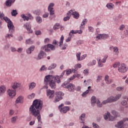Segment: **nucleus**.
<instances>
[{"instance_id": "obj_15", "label": "nucleus", "mask_w": 128, "mask_h": 128, "mask_svg": "<svg viewBox=\"0 0 128 128\" xmlns=\"http://www.w3.org/2000/svg\"><path fill=\"white\" fill-rule=\"evenodd\" d=\"M46 54L44 52V51H40L38 54L37 60H42V58H46Z\"/></svg>"}, {"instance_id": "obj_21", "label": "nucleus", "mask_w": 128, "mask_h": 128, "mask_svg": "<svg viewBox=\"0 0 128 128\" xmlns=\"http://www.w3.org/2000/svg\"><path fill=\"white\" fill-rule=\"evenodd\" d=\"M34 48H36V47L34 46H31L30 48H29L28 49L26 50V53L28 54H32V52H34Z\"/></svg>"}, {"instance_id": "obj_10", "label": "nucleus", "mask_w": 128, "mask_h": 128, "mask_svg": "<svg viewBox=\"0 0 128 128\" xmlns=\"http://www.w3.org/2000/svg\"><path fill=\"white\" fill-rule=\"evenodd\" d=\"M54 3H50L48 6V10L50 12L51 16L54 14Z\"/></svg>"}, {"instance_id": "obj_64", "label": "nucleus", "mask_w": 128, "mask_h": 128, "mask_svg": "<svg viewBox=\"0 0 128 128\" xmlns=\"http://www.w3.org/2000/svg\"><path fill=\"white\" fill-rule=\"evenodd\" d=\"M48 13H45L43 15V18H48Z\"/></svg>"}, {"instance_id": "obj_34", "label": "nucleus", "mask_w": 128, "mask_h": 128, "mask_svg": "<svg viewBox=\"0 0 128 128\" xmlns=\"http://www.w3.org/2000/svg\"><path fill=\"white\" fill-rule=\"evenodd\" d=\"M120 66V62H116L114 64H113L112 66L114 68H119Z\"/></svg>"}, {"instance_id": "obj_43", "label": "nucleus", "mask_w": 128, "mask_h": 128, "mask_svg": "<svg viewBox=\"0 0 128 128\" xmlns=\"http://www.w3.org/2000/svg\"><path fill=\"white\" fill-rule=\"evenodd\" d=\"M60 26L59 24H56L54 26V28L55 30H58V28H60Z\"/></svg>"}, {"instance_id": "obj_42", "label": "nucleus", "mask_w": 128, "mask_h": 128, "mask_svg": "<svg viewBox=\"0 0 128 128\" xmlns=\"http://www.w3.org/2000/svg\"><path fill=\"white\" fill-rule=\"evenodd\" d=\"M36 20L37 22H38V24H40V22H42V18H40V16L36 17Z\"/></svg>"}, {"instance_id": "obj_59", "label": "nucleus", "mask_w": 128, "mask_h": 128, "mask_svg": "<svg viewBox=\"0 0 128 128\" xmlns=\"http://www.w3.org/2000/svg\"><path fill=\"white\" fill-rule=\"evenodd\" d=\"M88 30L91 32H94V28H92V26L88 27Z\"/></svg>"}, {"instance_id": "obj_63", "label": "nucleus", "mask_w": 128, "mask_h": 128, "mask_svg": "<svg viewBox=\"0 0 128 128\" xmlns=\"http://www.w3.org/2000/svg\"><path fill=\"white\" fill-rule=\"evenodd\" d=\"M36 122L35 120H32L30 122V126H34V123Z\"/></svg>"}, {"instance_id": "obj_49", "label": "nucleus", "mask_w": 128, "mask_h": 128, "mask_svg": "<svg viewBox=\"0 0 128 128\" xmlns=\"http://www.w3.org/2000/svg\"><path fill=\"white\" fill-rule=\"evenodd\" d=\"M88 54H84L82 55L80 57V60H84V58H86Z\"/></svg>"}, {"instance_id": "obj_48", "label": "nucleus", "mask_w": 128, "mask_h": 128, "mask_svg": "<svg viewBox=\"0 0 128 128\" xmlns=\"http://www.w3.org/2000/svg\"><path fill=\"white\" fill-rule=\"evenodd\" d=\"M102 76H98L96 80V82H100V80H102Z\"/></svg>"}, {"instance_id": "obj_13", "label": "nucleus", "mask_w": 128, "mask_h": 128, "mask_svg": "<svg viewBox=\"0 0 128 128\" xmlns=\"http://www.w3.org/2000/svg\"><path fill=\"white\" fill-rule=\"evenodd\" d=\"M8 94L9 96L14 98L16 94V92L15 90L9 89L8 90Z\"/></svg>"}, {"instance_id": "obj_38", "label": "nucleus", "mask_w": 128, "mask_h": 128, "mask_svg": "<svg viewBox=\"0 0 128 128\" xmlns=\"http://www.w3.org/2000/svg\"><path fill=\"white\" fill-rule=\"evenodd\" d=\"M106 6L108 8H109V10H112V6H114V4L112 3L108 4Z\"/></svg>"}, {"instance_id": "obj_45", "label": "nucleus", "mask_w": 128, "mask_h": 128, "mask_svg": "<svg viewBox=\"0 0 128 128\" xmlns=\"http://www.w3.org/2000/svg\"><path fill=\"white\" fill-rule=\"evenodd\" d=\"M32 41L30 39L26 40V44H32Z\"/></svg>"}, {"instance_id": "obj_56", "label": "nucleus", "mask_w": 128, "mask_h": 128, "mask_svg": "<svg viewBox=\"0 0 128 128\" xmlns=\"http://www.w3.org/2000/svg\"><path fill=\"white\" fill-rule=\"evenodd\" d=\"M112 80L111 79H108V80L106 81V84H110L112 83Z\"/></svg>"}, {"instance_id": "obj_36", "label": "nucleus", "mask_w": 128, "mask_h": 128, "mask_svg": "<svg viewBox=\"0 0 128 128\" xmlns=\"http://www.w3.org/2000/svg\"><path fill=\"white\" fill-rule=\"evenodd\" d=\"M128 36V30H126L124 31V34L122 36V38H126Z\"/></svg>"}, {"instance_id": "obj_29", "label": "nucleus", "mask_w": 128, "mask_h": 128, "mask_svg": "<svg viewBox=\"0 0 128 128\" xmlns=\"http://www.w3.org/2000/svg\"><path fill=\"white\" fill-rule=\"evenodd\" d=\"M87 20L86 19H84L82 21V22L81 24V26H80V30H84V24H86L87 22Z\"/></svg>"}, {"instance_id": "obj_24", "label": "nucleus", "mask_w": 128, "mask_h": 128, "mask_svg": "<svg viewBox=\"0 0 128 128\" xmlns=\"http://www.w3.org/2000/svg\"><path fill=\"white\" fill-rule=\"evenodd\" d=\"M71 14H72L73 16H74V18H76V20H78V18H80V14H78V12H72V11L71 12L70 16Z\"/></svg>"}, {"instance_id": "obj_4", "label": "nucleus", "mask_w": 128, "mask_h": 128, "mask_svg": "<svg viewBox=\"0 0 128 128\" xmlns=\"http://www.w3.org/2000/svg\"><path fill=\"white\" fill-rule=\"evenodd\" d=\"M112 114L114 116H110V114L109 112H107V114H104V118L106 120H114V118H116V116H118V113L115 110H112Z\"/></svg>"}, {"instance_id": "obj_62", "label": "nucleus", "mask_w": 128, "mask_h": 128, "mask_svg": "<svg viewBox=\"0 0 128 128\" xmlns=\"http://www.w3.org/2000/svg\"><path fill=\"white\" fill-rule=\"evenodd\" d=\"M46 68L44 66H42V67L40 68V70H46Z\"/></svg>"}, {"instance_id": "obj_46", "label": "nucleus", "mask_w": 128, "mask_h": 128, "mask_svg": "<svg viewBox=\"0 0 128 128\" xmlns=\"http://www.w3.org/2000/svg\"><path fill=\"white\" fill-rule=\"evenodd\" d=\"M72 72H74V71H72V70L68 69L66 71V74H67V76H68V74H70Z\"/></svg>"}, {"instance_id": "obj_25", "label": "nucleus", "mask_w": 128, "mask_h": 128, "mask_svg": "<svg viewBox=\"0 0 128 128\" xmlns=\"http://www.w3.org/2000/svg\"><path fill=\"white\" fill-rule=\"evenodd\" d=\"M6 92V87L4 86H0V96H2Z\"/></svg>"}, {"instance_id": "obj_27", "label": "nucleus", "mask_w": 128, "mask_h": 128, "mask_svg": "<svg viewBox=\"0 0 128 128\" xmlns=\"http://www.w3.org/2000/svg\"><path fill=\"white\" fill-rule=\"evenodd\" d=\"M114 50V54L115 56H118V53L120 52L118 51V48L115 46L113 48Z\"/></svg>"}, {"instance_id": "obj_1", "label": "nucleus", "mask_w": 128, "mask_h": 128, "mask_svg": "<svg viewBox=\"0 0 128 128\" xmlns=\"http://www.w3.org/2000/svg\"><path fill=\"white\" fill-rule=\"evenodd\" d=\"M42 108V102L36 100L33 102L32 105L29 109V112L34 116H37V119L38 122L42 123L40 116V110Z\"/></svg>"}, {"instance_id": "obj_8", "label": "nucleus", "mask_w": 128, "mask_h": 128, "mask_svg": "<svg viewBox=\"0 0 128 128\" xmlns=\"http://www.w3.org/2000/svg\"><path fill=\"white\" fill-rule=\"evenodd\" d=\"M64 35H62L61 36L60 41L59 42V46H60V48L62 47V50H66V48H68V44H66V43H65L64 44ZM62 44L64 45L62 46Z\"/></svg>"}, {"instance_id": "obj_12", "label": "nucleus", "mask_w": 128, "mask_h": 128, "mask_svg": "<svg viewBox=\"0 0 128 128\" xmlns=\"http://www.w3.org/2000/svg\"><path fill=\"white\" fill-rule=\"evenodd\" d=\"M46 96H49V98H52L54 96V91L50 90H46Z\"/></svg>"}, {"instance_id": "obj_7", "label": "nucleus", "mask_w": 128, "mask_h": 128, "mask_svg": "<svg viewBox=\"0 0 128 128\" xmlns=\"http://www.w3.org/2000/svg\"><path fill=\"white\" fill-rule=\"evenodd\" d=\"M44 52H48L51 50H56V46L52 44H48L43 47Z\"/></svg>"}, {"instance_id": "obj_17", "label": "nucleus", "mask_w": 128, "mask_h": 128, "mask_svg": "<svg viewBox=\"0 0 128 128\" xmlns=\"http://www.w3.org/2000/svg\"><path fill=\"white\" fill-rule=\"evenodd\" d=\"M22 18H24V20H32L34 18L30 14H29L28 16H26V15L22 14L21 15Z\"/></svg>"}, {"instance_id": "obj_26", "label": "nucleus", "mask_w": 128, "mask_h": 128, "mask_svg": "<svg viewBox=\"0 0 128 128\" xmlns=\"http://www.w3.org/2000/svg\"><path fill=\"white\" fill-rule=\"evenodd\" d=\"M74 68L75 69H72V72H76L78 70V68H82V64H77L75 65Z\"/></svg>"}, {"instance_id": "obj_16", "label": "nucleus", "mask_w": 128, "mask_h": 128, "mask_svg": "<svg viewBox=\"0 0 128 128\" xmlns=\"http://www.w3.org/2000/svg\"><path fill=\"white\" fill-rule=\"evenodd\" d=\"M70 110V107L68 106H64L62 108L60 109V112L62 114H66L67 112H68Z\"/></svg>"}, {"instance_id": "obj_57", "label": "nucleus", "mask_w": 128, "mask_h": 128, "mask_svg": "<svg viewBox=\"0 0 128 128\" xmlns=\"http://www.w3.org/2000/svg\"><path fill=\"white\" fill-rule=\"evenodd\" d=\"M92 126H93V127L94 128H99L100 126H98V125L96 124V123H93L92 124Z\"/></svg>"}, {"instance_id": "obj_58", "label": "nucleus", "mask_w": 128, "mask_h": 128, "mask_svg": "<svg viewBox=\"0 0 128 128\" xmlns=\"http://www.w3.org/2000/svg\"><path fill=\"white\" fill-rule=\"evenodd\" d=\"M68 83L66 82H64L62 84V88H66V86L68 87Z\"/></svg>"}, {"instance_id": "obj_6", "label": "nucleus", "mask_w": 128, "mask_h": 128, "mask_svg": "<svg viewBox=\"0 0 128 128\" xmlns=\"http://www.w3.org/2000/svg\"><path fill=\"white\" fill-rule=\"evenodd\" d=\"M56 96L54 100V102H60V100H62V96H64V94L62 92H56Z\"/></svg>"}, {"instance_id": "obj_51", "label": "nucleus", "mask_w": 128, "mask_h": 128, "mask_svg": "<svg viewBox=\"0 0 128 128\" xmlns=\"http://www.w3.org/2000/svg\"><path fill=\"white\" fill-rule=\"evenodd\" d=\"M121 104H122V106H126L128 102H126V100H124L122 102Z\"/></svg>"}, {"instance_id": "obj_55", "label": "nucleus", "mask_w": 128, "mask_h": 128, "mask_svg": "<svg viewBox=\"0 0 128 128\" xmlns=\"http://www.w3.org/2000/svg\"><path fill=\"white\" fill-rule=\"evenodd\" d=\"M40 34H42V32L40 30H36V36H40Z\"/></svg>"}, {"instance_id": "obj_14", "label": "nucleus", "mask_w": 128, "mask_h": 128, "mask_svg": "<svg viewBox=\"0 0 128 128\" xmlns=\"http://www.w3.org/2000/svg\"><path fill=\"white\" fill-rule=\"evenodd\" d=\"M24 27L25 28H26L27 30L29 32V34H32V30H31L32 26L30 23H26L24 24Z\"/></svg>"}, {"instance_id": "obj_19", "label": "nucleus", "mask_w": 128, "mask_h": 128, "mask_svg": "<svg viewBox=\"0 0 128 128\" xmlns=\"http://www.w3.org/2000/svg\"><path fill=\"white\" fill-rule=\"evenodd\" d=\"M75 88L76 86L72 84H68L67 86V88L68 90H70V92H74Z\"/></svg>"}, {"instance_id": "obj_30", "label": "nucleus", "mask_w": 128, "mask_h": 128, "mask_svg": "<svg viewBox=\"0 0 128 128\" xmlns=\"http://www.w3.org/2000/svg\"><path fill=\"white\" fill-rule=\"evenodd\" d=\"M72 10H70L68 12L67 14L68 16L64 18V22H66L67 20H70V14H72Z\"/></svg>"}, {"instance_id": "obj_23", "label": "nucleus", "mask_w": 128, "mask_h": 128, "mask_svg": "<svg viewBox=\"0 0 128 128\" xmlns=\"http://www.w3.org/2000/svg\"><path fill=\"white\" fill-rule=\"evenodd\" d=\"M24 100V97L22 96H19L16 101V104H21Z\"/></svg>"}, {"instance_id": "obj_44", "label": "nucleus", "mask_w": 128, "mask_h": 128, "mask_svg": "<svg viewBox=\"0 0 128 128\" xmlns=\"http://www.w3.org/2000/svg\"><path fill=\"white\" fill-rule=\"evenodd\" d=\"M116 90L118 92H122L124 90V87L118 86L116 88Z\"/></svg>"}, {"instance_id": "obj_9", "label": "nucleus", "mask_w": 128, "mask_h": 128, "mask_svg": "<svg viewBox=\"0 0 128 128\" xmlns=\"http://www.w3.org/2000/svg\"><path fill=\"white\" fill-rule=\"evenodd\" d=\"M54 80V76L50 75L46 76L44 79V82L46 84H48L49 82H50L52 80Z\"/></svg>"}, {"instance_id": "obj_41", "label": "nucleus", "mask_w": 128, "mask_h": 128, "mask_svg": "<svg viewBox=\"0 0 128 128\" xmlns=\"http://www.w3.org/2000/svg\"><path fill=\"white\" fill-rule=\"evenodd\" d=\"M11 14L12 16H16L18 14V12L16 10H12Z\"/></svg>"}, {"instance_id": "obj_28", "label": "nucleus", "mask_w": 128, "mask_h": 128, "mask_svg": "<svg viewBox=\"0 0 128 128\" xmlns=\"http://www.w3.org/2000/svg\"><path fill=\"white\" fill-rule=\"evenodd\" d=\"M16 1V0H8L6 2V6H12V2H14Z\"/></svg>"}, {"instance_id": "obj_11", "label": "nucleus", "mask_w": 128, "mask_h": 128, "mask_svg": "<svg viewBox=\"0 0 128 128\" xmlns=\"http://www.w3.org/2000/svg\"><path fill=\"white\" fill-rule=\"evenodd\" d=\"M109 36L108 34H98L96 36V38H98V40H106V38H108Z\"/></svg>"}, {"instance_id": "obj_37", "label": "nucleus", "mask_w": 128, "mask_h": 128, "mask_svg": "<svg viewBox=\"0 0 128 128\" xmlns=\"http://www.w3.org/2000/svg\"><path fill=\"white\" fill-rule=\"evenodd\" d=\"M36 86V83L32 82L29 85L30 90H32Z\"/></svg>"}, {"instance_id": "obj_50", "label": "nucleus", "mask_w": 128, "mask_h": 128, "mask_svg": "<svg viewBox=\"0 0 128 128\" xmlns=\"http://www.w3.org/2000/svg\"><path fill=\"white\" fill-rule=\"evenodd\" d=\"M104 66V64H102V62L101 61H98V66L100 68H102V66Z\"/></svg>"}, {"instance_id": "obj_35", "label": "nucleus", "mask_w": 128, "mask_h": 128, "mask_svg": "<svg viewBox=\"0 0 128 128\" xmlns=\"http://www.w3.org/2000/svg\"><path fill=\"white\" fill-rule=\"evenodd\" d=\"M96 60H92V61L90 62L88 64V66H96Z\"/></svg>"}, {"instance_id": "obj_5", "label": "nucleus", "mask_w": 128, "mask_h": 128, "mask_svg": "<svg viewBox=\"0 0 128 128\" xmlns=\"http://www.w3.org/2000/svg\"><path fill=\"white\" fill-rule=\"evenodd\" d=\"M118 71L119 72H121V74H124V72H126L128 71V67L126 65L124 64H120V66L118 67Z\"/></svg>"}, {"instance_id": "obj_61", "label": "nucleus", "mask_w": 128, "mask_h": 128, "mask_svg": "<svg viewBox=\"0 0 128 128\" xmlns=\"http://www.w3.org/2000/svg\"><path fill=\"white\" fill-rule=\"evenodd\" d=\"M84 74H88V70L86 69L85 70H84Z\"/></svg>"}, {"instance_id": "obj_32", "label": "nucleus", "mask_w": 128, "mask_h": 128, "mask_svg": "<svg viewBox=\"0 0 128 128\" xmlns=\"http://www.w3.org/2000/svg\"><path fill=\"white\" fill-rule=\"evenodd\" d=\"M56 64H52L51 66H50L48 68V70H54V68H56Z\"/></svg>"}, {"instance_id": "obj_60", "label": "nucleus", "mask_w": 128, "mask_h": 128, "mask_svg": "<svg viewBox=\"0 0 128 128\" xmlns=\"http://www.w3.org/2000/svg\"><path fill=\"white\" fill-rule=\"evenodd\" d=\"M44 42L45 44H48L50 42V39L48 38H46L44 40Z\"/></svg>"}, {"instance_id": "obj_33", "label": "nucleus", "mask_w": 128, "mask_h": 128, "mask_svg": "<svg viewBox=\"0 0 128 128\" xmlns=\"http://www.w3.org/2000/svg\"><path fill=\"white\" fill-rule=\"evenodd\" d=\"M54 78L57 84H60V80H62V78H60V76H56Z\"/></svg>"}, {"instance_id": "obj_20", "label": "nucleus", "mask_w": 128, "mask_h": 128, "mask_svg": "<svg viewBox=\"0 0 128 128\" xmlns=\"http://www.w3.org/2000/svg\"><path fill=\"white\" fill-rule=\"evenodd\" d=\"M20 84L18 82H14L12 84V88L13 90H16V88H20Z\"/></svg>"}, {"instance_id": "obj_54", "label": "nucleus", "mask_w": 128, "mask_h": 128, "mask_svg": "<svg viewBox=\"0 0 128 128\" xmlns=\"http://www.w3.org/2000/svg\"><path fill=\"white\" fill-rule=\"evenodd\" d=\"M88 94V90H86L85 92H84L82 94V96H86V94Z\"/></svg>"}, {"instance_id": "obj_18", "label": "nucleus", "mask_w": 128, "mask_h": 128, "mask_svg": "<svg viewBox=\"0 0 128 128\" xmlns=\"http://www.w3.org/2000/svg\"><path fill=\"white\" fill-rule=\"evenodd\" d=\"M74 34H82V30H76V31H74V30H72L70 32L69 34L72 36Z\"/></svg>"}, {"instance_id": "obj_52", "label": "nucleus", "mask_w": 128, "mask_h": 128, "mask_svg": "<svg viewBox=\"0 0 128 128\" xmlns=\"http://www.w3.org/2000/svg\"><path fill=\"white\" fill-rule=\"evenodd\" d=\"M92 88V86H90L88 88V90H87L88 91V92H94V90L92 88Z\"/></svg>"}, {"instance_id": "obj_22", "label": "nucleus", "mask_w": 128, "mask_h": 128, "mask_svg": "<svg viewBox=\"0 0 128 128\" xmlns=\"http://www.w3.org/2000/svg\"><path fill=\"white\" fill-rule=\"evenodd\" d=\"M48 84H50V86L52 88H56V82L54 80V79L51 80V82H50Z\"/></svg>"}, {"instance_id": "obj_3", "label": "nucleus", "mask_w": 128, "mask_h": 128, "mask_svg": "<svg viewBox=\"0 0 128 128\" xmlns=\"http://www.w3.org/2000/svg\"><path fill=\"white\" fill-rule=\"evenodd\" d=\"M0 18L1 20H4L6 22H8V27L9 29V32L11 34L14 32V26L12 24V22L8 17H4V14L0 12Z\"/></svg>"}, {"instance_id": "obj_47", "label": "nucleus", "mask_w": 128, "mask_h": 128, "mask_svg": "<svg viewBox=\"0 0 128 128\" xmlns=\"http://www.w3.org/2000/svg\"><path fill=\"white\" fill-rule=\"evenodd\" d=\"M34 96H36V94L32 93V94L28 96V98H29V100H32V98H34Z\"/></svg>"}, {"instance_id": "obj_31", "label": "nucleus", "mask_w": 128, "mask_h": 128, "mask_svg": "<svg viewBox=\"0 0 128 128\" xmlns=\"http://www.w3.org/2000/svg\"><path fill=\"white\" fill-rule=\"evenodd\" d=\"M84 116H86V114H83L80 117V122L82 124H84Z\"/></svg>"}, {"instance_id": "obj_40", "label": "nucleus", "mask_w": 128, "mask_h": 128, "mask_svg": "<svg viewBox=\"0 0 128 128\" xmlns=\"http://www.w3.org/2000/svg\"><path fill=\"white\" fill-rule=\"evenodd\" d=\"M80 52H78V53H76V56L78 60L80 61Z\"/></svg>"}, {"instance_id": "obj_39", "label": "nucleus", "mask_w": 128, "mask_h": 128, "mask_svg": "<svg viewBox=\"0 0 128 128\" xmlns=\"http://www.w3.org/2000/svg\"><path fill=\"white\" fill-rule=\"evenodd\" d=\"M16 120H18V116H14L11 118V122L14 124L16 122Z\"/></svg>"}, {"instance_id": "obj_2", "label": "nucleus", "mask_w": 128, "mask_h": 128, "mask_svg": "<svg viewBox=\"0 0 128 128\" xmlns=\"http://www.w3.org/2000/svg\"><path fill=\"white\" fill-rule=\"evenodd\" d=\"M122 94H118L116 96H111L106 100L103 101L102 104H100V100L96 99V96H92L91 98V104L92 106H94V104H96V105L98 106V108H102V104H108V102H116V100H120Z\"/></svg>"}, {"instance_id": "obj_53", "label": "nucleus", "mask_w": 128, "mask_h": 128, "mask_svg": "<svg viewBox=\"0 0 128 128\" xmlns=\"http://www.w3.org/2000/svg\"><path fill=\"white\" fill-rule=\"evenodd\" d=\"M124 28H126V26L124 24H122L120 26V30H124Z\"/></svg>"}]
</instances>
